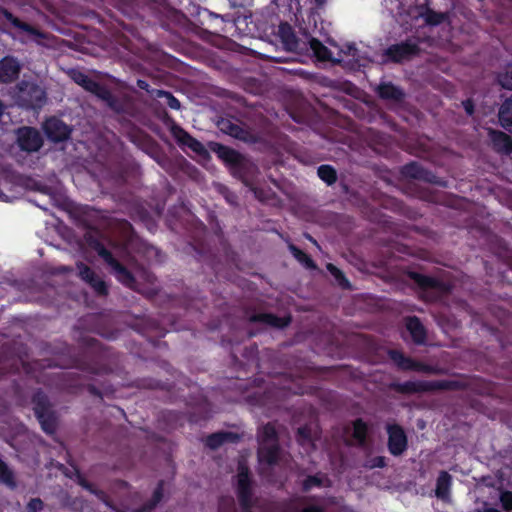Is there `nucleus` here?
<instances>
[{
  "instance_id": "f257e3e1",
  "label": "nucleus",
  "mask_w": 512,
  "mask_h": 512,
  "mask_svg": "<svg viewBox=\"0 0 512 512\" xmlns=\"http://www.w3.org/2000/svg\"><path fill=\"white\" fill-rule=\"evenodd\" d=\"M258 457L260 462L273 464L278 458V447L276 443V429L272 424L265 425L259 431V450Z\"/></svg>"
},
{
  "instance_id": "f03ea898",
  "label": "nucleus",
  "mask_w": 512,
  "mask_h": 512,
  "mask_svg": "<svg viewBox=\"0 0 512 512\" xmlns=\"http://www.w3.org/2000/svg\"><path fill=\"white\" fill-rule=\"evenodd\" d=\"M16 97L20 106L31 109L41 108L46 101L45 91L32 82H22Z\"/></svg>"
},
{
  "instance_id": "7ed1b4c3",
  "label": "nucleus",
  "mask_w": 512,
  "mask_h": 512,
  "mask_svg": "<svg viewBox=\"0 0 512 512\" xmlns=\"http://www.w3.org/2000/svg\"><path fill=\"white\" fill-rule=\"evenodd\" d=\"M237 492L239 501L244 509L252 504L251 483L248 474V467L244 462H239L237 473Z\"/></svg>"
},
{
  "instance_id": "20e7f679",
  "label": "nucleus",
  "mask_w": 512,
  "mask_h": 512,
  "mask_svg": "<svg viewBox=\"0 0 512 512\" xmlns=\"http://www.w3.org/2000/svg\"><path fill=\"white\" fill-rule=\"evenodd\" d=\"M17 141L22 150L33 152L42 146V137L40 133L30 127H23L17 131Z\"/></svg>"
},
{
  "instance_id": "39448f33",
  "label": "nucleus",
  "mask_w": 512,
  "mask_h": 512,
  "mask_svg": "<svg viewBox=\"0 0 512 512\" xmlns=\"http://www.w3.org/2000/svg\"><path fill=\"white\" fill-rule=\"evenodd\" d=\"M47 137L54 142H61L68 138L71 130L61 120L50 118L44 124Z\"/></svg>"
},
{
  "instance_id": "423d86ee",
  "label": "nucleus",
  "mask_w": 512,
  "mask_h": 512,
  "mask_svg": "<svg viewBox=\"0 0 512 512\" xmlns=\"http://www.w3.org/2000/svg\"><path fill=\"white\" fill-rule=\"evenodd\" d=\"M68 74L75 83L81 85L86 90L95 93L101 98H107L108 92L104 90L98 83L88 78V76L85 75L83 72L76 69H72L68 72Z\"/></svg>"
},
{
  "instance_id": "0eeeda50",
  "label": "nucleus",
  "mask_w": 512,
  "mask_h": 512,
  "mask_svg": "<svg viewBox=\"0 0 512 512\" xmlns=\"http://www.w3.org/2000/svg\"><path fill=\"white\" fill-rule=\"evenodd\" d=\"M389 450L394 455L401 454L407 446V439L403 430L398 426H389Z\"/></svg>"
},
{
  "instance_id": "6e6552de",
  "label": "nucleus",
  "mask_w": 512,
  "mask_h": 512,
  "mask_svg": "<svg viewBox=\"0 0 512 512\" xmlns=\"http://www.w3.org/2000/svg\"><path fill=\"white\" fill-rule=\"evenodd\" d=\"M418 16L423 19L425 24L431 27L438 26L444 22L449 20V13L447 12H437L431 9L427 5H421L418 8Z\"/></svg>"
},
{
  "instance_id": "1a4fd4ad",
  "label": "nucleus",
  "mask_w": 512,
  "mask_h": 512,
  "mask_svg": "<svg viewBox=\"0 0 512 512\" xmlns=\"http://www.w3.org/2000/svg\"><path fill=\"white\" fill-rule=\"evenodd\" d=\"M99 255L112 267L117 279L126 285L132 283L130 273L122 267L105 248L99 249Z\"/></svg>"
},
{
  "instance_id": "9d476101",
  "label": "nucleus",
  "mask_w": 512,
  "mask_h": 512,
  "mask_svg": "<svg viewBox=\"0 0 512 512\" xmlns=\"http://www.w3.org/2000/svg\"><path fill=\"white\" fill-rule=\"evenodd\" d=\"M78 270L80 277L88 282L97 293L105 294L107 292L105 282L95 275L89 267L81 264L78 266Z\"/></svg>"
},
{
  "instance_id": "9b49d317",
  "label": "nucleus",
  "mask_w": 512,
  "mask_h": 512,
  "mask_svg": "<svg viewBox=\"0 0 512 512\" xmlns=\"http://www.w3.org/2000/svg\"><path fill=\"white\" fill-rule=\"evenodd\" d=\"M19 71L20 65L14 58L6 57L0 61V81H12L18 76Z\"/></svg>"
},
{
  "instance_id": "f8f14e48",
  "label": "nucleus",
  "mask_w": 512,
  "mask_h": 512,
  "mask_svg": "<svg viewBox=\"0 0 512 512\" xmlns=\"http://www.w3.org/2000/svg\"><path fill=\"white\" fill-rule=\"evenodd\" d=\"M414 53L415 46L410 44L394 45L387 50V56L389 59L396 62L403 61Z\"/></svg>"
},
{
  "instance_id": "ddd939ff",
  "label": "nucleus",
  "mask_w": 512,
  "mask_h": 512,
  "mask_svg": "<svg viewBox=\"0 0 512 512\" xmlns=\"http://www.w3.org/2000/svg\"><path fill=\"white\" fill-rule=\"evenodd\" d=\"M489 136L495 148L503 153H508L512 149V142L508 135L501 131H490Z\"/></svg>"
},
{
  "instance_id": "4468645a",
  "label": "nucleus",
  "mask_w": 512,
  "mask_h": 512,
  "mask_svg": "<svg viewBox=\"0 0 512 512\" xmlns=\"http://www.w3.org/2000/svg\"><path fill=\"white\" fill-rule=\"evenodd\" d=\"M499 120L506 130L512 132V96L502 104L499 111Z\"/></svg>"
},
{
  "instance_id": "2eb2a0df",
  "label": "nucleus",
  "mask_w": 512,
  "mask_h": 512,
  "mask_svg": "<svg viewBox=\"0 0 512 512\" xmlns=\"http://www.w3.org/2000/svg\"><path fill=\"white\" fill-rule=\"evenodd\" d=\"M406 327L416 343H422L424 341L425 331L422 324L417 318L407 319Z\"/></svg>"
},
{
  "instance_id": "dca6fc26",
  "label": "nucleus",
  "mask_w": 512,
  "mask_h": 512,
  "mask_svg": "<svg viewBox=\"0 0 512 512\" xmlns=\"http://www.w3.org/2000/svg\"><path fill=\"white\" fill-rule=\"evenodd\" d=\"M451 484V477L447 472H441L436 485V496L441 499H447Z\"/></svg>"
},
{
  "instance_id": "f3484780",
  "label": "nucleus",
  "mask_w": 512,
  "mask_h": 512,
  "mask_svg": "<svg viewBox=\"0 0 512 512\" xmlns=\"http://www.w3.org/2000/svg\"><path fill=\"white\" fill-rule=\"evenodd\" d=\"M378 94L381 98L398 100L402 96V92L396 86L390 83H382L378 86Z\"/></svg>"
},
{
  "instance_id": "a211bd4d",
  "label": "nucleus",
  "mask_w": 512,
  "mask_h": 512,
  "mask_svg": "<svg viewBox=\"0 0 512 512\" xmlns=\"http://www.w3.org/2000/svg\"><path fill=\"white\" fill-rule=\"evenodd\" d=\"M232 439H233L232 433L219 432V433L210 435L206 440V444L210 448L215 449V448H218L223 443L231 441Z\"/></svg>"
},
{
  "instance_id": "6ab92c4d",
  "label": "nucleus",
  "mask_w": 512,
  "mask_h": 512,
  "mask_svg": "<svg viewBox=\"0 0 512 512\" xmlns=\"http://www.w3.org/2000/svg\"><path fill=\"white\" fill-rule=\"evenodd\" d=\"M178 138L182 142V144L188 146L195 152H202L204 150L203 145L199 141L192 138L190 135H188L186 132L182 130L179 131Z\"/></svg>"
},
{
  "instance_id": "aec40b11",
  "label": "nucleus",
  "mask_w": 512,
  "mask_h": 512,
  "mask_svg": "<svg viewBox=\"0 0 512 512\" xmlns=\"http://www.w3.org/2000/svg\"><path fill=\"white\" fill-rule=\"evenodd\" d=\"M318 176L327 184H332L336 180L335 170L328 165H322L318 168Z\"/></svg>"
},
{
  "instance_id": "412c9836",
  "label": "nucleus",
  "mask_w": 512,
  "mask_h": 512,
  "mask_svg": "<svg viewBox=\"0 0 512 512\" xmlns=\"http://www.w3.org/2000/svg\"><path fill=\"white\" fill-rule=\"evenodd\" d=\"M261 320L271 326L277 327V328H283L288 325L289 318L283 317L279 318L271 314H264L261 316Z\"/></svg>"
},
{
  "instance_id": "4be33fe9",
  "label": "nucleus",
  "mask_w": 512,
  "mask_h": 512,
  "mask_svg": "<svg viewBox=\"0 0 512 512\" xmlns=\"http://www.w3.org/2000/svg\"><path fill=\"white\" fill-rule=\"evenodd\" d=\"M366 432H367V427H366L365 423H363L361 420H357L354 422L353 437L357 443L362 444L364 442Z\"/></svg>"
},
{
  "instance_id": "5701e85b",
  "label": "nucleus",
  "mask_w": 512,
  "mask_h": 512,
  "mask_svg": "<svg viewBox=\"0 0 512 512\" xmlns=\"http://www.w3.org/2000/svg\"><path fill=\"white\" fill-rule=\"evenodd\" d=\"M498 81L503 88L512 90V64H508L504 72L499 74Z\"/></svg>"
},
{
  "instance_id": "b1692460",
  "label": "nucleus",
  "mask_w": 512,
  "mask_h": 512,
  "mask_svg": "<svg viewBox=\"0 0 512 512\" xmlns=\"http://www.w3.org/2000/svg\"><path fill=\"white\" fill-rule=\"evenodd\" d=\"M290 251L293 254V256L305 267H307V268L314 267L312 260L310 259V257L307 254H305L304 252H302L301 250H299L298 248H296L293 245L290 246Z\"/></svg>"
},
{
  "instance_id": "393cba45",
  "label": "nucleus",
  "mask_w": 512,
  "mask_h": 512,
  "mask_svg": "<svg viewBox=\"0 0 512 512\" xmlns=\"http://www.w3.org/2000/svg\"><path fill=\"white\" fill-rule=\"evenodd\" d=\"M327 485H329V481L326 478L320 477V476H313V477H309L304 482V489L309 490L314 486H327Z\"/></svg>"
},
{
  "instance_id": "a878e982",
  "label": "nucleus",
  "mask_w": 512,
  "mask_h": 512,
  "mask_svg": "<svg viewBox=\"0 0 512 512\" xmlns=\"http://www.w3.org/2000/svg\"><path fill=\"white\" fill-rule=\"evenodd\" d=\"M391 359L401 368L409 369L411 368V362L408 359H405L403 355L398 351L390 352Z\"/></svg>"
},
{
  "instance_id": "bb28decb",
  "label": "nucleus",
  "mask_w": 512,
  "mask_h": 512,
  "mask_svg": "<svg viewBox=\"0 0 512 512\" xmlns=\"http://www.w3.org/2000/svg\"><path fill=\"white\" fill-rule=\"evenodd\" d=\"M298 441L302 446L310 444L314 446L310 436V429L308 427H303L298 430Z\"/></svg>"
},
{
  "instance_id": "cd10ccee",
  "label": "nucleus",
  "mask_w": 512,
  "mask_h": 512,
  "mask_svg": "<svg viewBox=\"0 0 512 512\" xmlns=\"http://www.w3.org/2000/svg\"><path fill=\"white\" fill-rule=\"evenodd\" d=\"M0 480L7 484L13 485V476L11 471L6 467V465L0 461Z\"/></svg>"
},
{
  "instance_id": "c85d7f7f",
  "label": "nucleus",
  "mask_w": 512,
  "mask_h": 512,
  "mask_svg": "<svg viewBox=\"0 0 512 512\" xmlns=\"http://www.w3.org/2000/svg\"><path fill=\"white\" fill-rule=\"evenodd\" d=\"M311 47L319 58L328 59L331 57L328 50L314 39L311 40Z\"/></svg>"
},
{
  "instance_id": "c756f323",
  "label": "nucleus",
  "mask_w": 512,
  "mask_h": 512,
  "mask_svg": "<svg viewBox=\"0 0 512 512\" xmlns=\"http://www.w3.org/2000/svg\"><path fill=\"white\" fill-rule=\"evenodd\" d=\"M327 269L335 277V279L339 282L341 286L348 287V282L345 280L341 271L337 267H335L333 264H328Z\"/></svg>"
},
{
  "instance_id": "7c9ffc66",
  "label": "nucleus",
  "mask_w": 512,
  "mask_h": 512,
  "mask_svg": "<svg viewBox=\"0 0 512 512\" xmlns=\"http://www.w3.org/2000/svg\"><path fill=\"white\" fill-rule=\"evenodd\" d=\"M221 130L230 134L233 137H240V128L237 125H233L228 121H223L221 123Z\"/></svg>"
},
{
  "instance_id": "2f4dec72",
  "label": "nucleus",
  "mask_w": 512,
  "mask_h": 512,
  "mask_svg": "<svg viewBox=\"0 0 512 512\" xmlns=\"http://www.w3.org/2000/svg\"><path fill=\"white\" fill-rule=\"evenodd\" d=\"M219 155L220 157L224 158L228 162H234L236 161L237 155L233 150H230L226 147H220L219 148Z\"/></svg>"
},
{
  "instance_id": "473e14b6",
  "label": "nucleus",
  "mask_w": 512,
  "mask_h": 512,
  "mask_svg": "<svg viewBox=\"0 0 512 512\" xmlns=\"http://www.w3.org/2000/svg\"><path fill=\"white\" fill-rule=\"evenodd\" d=\"M4 15L8 20H10L13 23L14 27L23 29L25 32H34L27 25L22 24L17 18H14L12 14L5 11Z\"/></svg>"
},
{
  "instance_id": "72a5a7b5",
  "label": "nucleus",
  "mask_w": 512,
  "mask_h": 512,
  "mask_svg": "<svg viewBox=\"0 0 512 512\" xmlns=\"http://www.w3.org/2000/svg\"><path fill=\"white\" fill-rule=\"evenodd\" d=\"M500 500L506 510L512 509V492H503Z\"/></svg>"
},
{
  "instance_id": "f704fd0d",
  "label": "nucleus",
  "mask_w": 512,
  "mask_h": 512,
  "mask_svg": "<svg viewBox=\"0 0 512 512\" xmlns=\"http://www.w3.org/2000/svg\"><path fill=\"white\" fill-rule=\"evenodd\" d=\"M160 93L163 94L167 98L168 105L172 109H179L180 108V102L175 97H173L171 94L166 93V92H160Z\"/></svg>"
},
{
  "instance_id": "c9c22d12",
  "label": "nucleus",
  "mask_w": 512,
  "mask_h": 512,
  "mask_svg": "<svg viewBox=\"0 0 512 512\" xmlns=\"http://www.w3.org/2000/svg\"><path fill=\"white\" fill-rule=\"evenodd\" d=\"M42 508V501L40 499H32L28 506V512H36Z\"/></svg>"
},
{
  "instance_id": "e433bc0d",
  "label": "nucleus",
  "mask_w": 512,
  "mask_h": 512,
  "mask_svg": "<svg viewBox=\"0 0 512 512\" xmlns=\"http://www.w3.org/2000/svg\"><path fill=\"white\" fill-rule=\"evenodd\" d=\"M37 414H38V418L42 425L43 430L46 431L47 433H51L53 431L52 425L49 424L48 422H46L43 414H40L38 411H37Z\"/></svg>"
},
{
  "instance_id": "4c0bfd02",
  "label": "nucleus",
  "mask_w": 512,
  "mask_h": 512,
  "mask_svg": "<svg viewBox=\"0 0 512 512\" xmlns=\"http://www.w3.org/2000/svg\"><path fill=\"white\" fill-rule=\"evenodd\" d=\"M161 497H162V487H161V486H159V487L155 490V492H154V496H153V503H152L149 507L145 508V510H150V509H152V507H153V506H155V505H156V503H158V502L161 500Z\"/></svg>"
},
{
  "instance_id": "58836bf2",
  "label": "nucleus",
  "mask_w": 512,
  "mask_h": 512,
  "mask_svg": "<svg viewBox=\"0 0 512 512\" xmlns=\"http://www.w3.org/2000/svg\"><path fill=\"white\" fill-rule=\"evenodd\" d=\"M368 466L370 468H374V467H383L384 466V458L382 457H377L375 458L372 463H369Z\"/></svg>"
},
{
  "instance_id": "ea45409f",
  "label": "nucleus",
  "mask_w": 512,
  "mask_h": 512,
  "mask_svg": "<svg viewBox=\"0 0 512 512\" xmlns=\"http://www.w3.org/2000/svg\"><path fill=\"white\" fill-rule=\"evenodd\" d=\"M302 512H323V510L317 505L306 506Z\"/></svg>"
},
{
  "instance_id": "a19ab883",
  "label": "nucleus",
  "mask_w": 512,
  "mask_h": 512,
  "mask_svg": "<svg viewBox=\"0 0 512 512\" xmlns=\"http://www.w3.org/2000/svg\"><path fill=\"white\" fill-rule=\"evenodd\" d=\"M463 106L467 114L471 115L473 113V103L470 100L463 102Z\"/></svg>"
},
{
  "instance_id": "79ce46f5",
  "label": "nucleus",
  "mask_w": 512,
  "mask_h": 512,
  "mask_svg": "<svg viewBox=\"0 0 512 512\" xmlns=\"http://www.w3.org/2000/svg\"><path fill=\"white\" fill-rule=\"evenodd\" d=\"M79 483L80 485H82L83 487H85L86 489H88L90 492L92 493H96L90 485L86 484V482L83 480V479H79Z\"/></svg>"
},
{
  "instance_id": "37998d69",
  "label": "nucleus",
  "mask_w": 512,
  "mask_h": 512,
  "mask_svg": "<svg viewBox=\"0 0 512 512\" xmlns=\"http://www.w3.org/2000/svg\"><path fill=\"white\" fill-rule=\"evenodd\" d=\"M0 201H3V202L10 201L9 197L5 193H3L1 190H0Z\"/></svg>"
},
{
  "instance_id": "c03bdc74",
  "label": "nucleus",
  "mask_w": 512,
  "mask_h": 512,
  "mask_svg": "<svg viewBox=\"0 0 512 512\" xmlns=\"http://www.w3.org/2000/svg\"><path fill=\"white\" fill-rule=\"evenodd\" d=\"M477 512H499V510L492 507H485L483 510H479Z\"/></svg>"
},
{
  "instance_id": "a18cd8bd",
  "label": "nucleus",
  "mask_w": 512,
  "mask_h": 512,
  "mask_svg": "<svg viewBox=\"0 0 512 512\" xmlns=\"http://www.w3.org/2000/svg\"><path fill=\"white\" fill-rule=\"evenodd\" d=\"M138 86L141 88V89H147L148 87V84L143 81V80H138Z\"/></svg>"
},
{
  "instance_id": "49530a36",
  "label": "nucleus",
  "mask_w": 512,
  "mask_h": 512,
  "mask_svg": "<svg viewBox=\"0 0 512 512\" xmlns=\"http://www.w3.org/2000/svg\"><path fill=\"white\" fill-rule=\"evenodd\" d=\"M3 113H4V106H3V104L0 102V118L2 117Z\"/></svg>"
},
{
  "instance_id": "de8ad7c7",
  "label": "nucleus",
  "mask_w": 512,
  "mask_h": 512,
  "mask_svg": "<svg viewBox=\"0 0 512 512\" xmlns=\"http://www.w3.org/2000/svg\"><path fill=\"white\" fill-rule=\"evenodd\" d=\"M37 38H43L45 34L39 33V34H33Z\"/></svg>"
},
{
  "instance_id": "09e8293b",
  "label": "nucleus",
  "mask_w": 512,
  "mask_h": 512,
  "mask_svg": "<svg viewBox=\"0 0 512 512\" xmlns=\"http://www.w3.org/2000/svg\"><path fill=\"white\" fill-rule=\"evenodd\" d=\"M319 4H323L325 0H316Z\"/></svg>"
}]
</instances>
